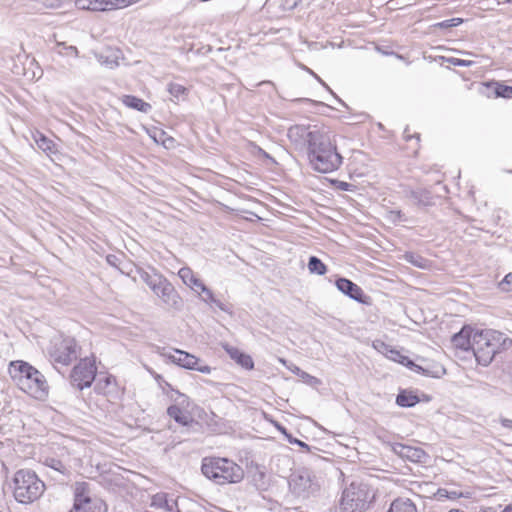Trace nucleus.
I'll use <instances>...</instances> for the list:
<instances>
[{"mask_svg":"<svg viewBox=\"0 0 512 512\" xmlns=\"http://www.w3.org/2000/svg\"><path fill=\"white\" fill-rule=\"evenodd\" d=\"M393 450L402 458H406L412 462H423L427 457L426 452L422 448L412 447L397 443L394 445Z\"/></svg>","mask_w":512,"mask_h":512,"instance_id":"16","label":"nucleus"},{"mask_svg":"<svg viewBox=\"0 0 512 512\" xmlns=\"http://www.w3.org/2000/svg\"><path fill=\"white\" fill-rule=\"evenodd\" d=\"M176 512H181V511H180L179 509H177V511H176Z\"/></svg>","mask_w":512,"mask_h":512,"instance_id":"58","label":"nucleus"},{"mask_svg":"<svg viewBox=\"0 0 512 512\" xmlns=\"http://www.w3.org/2000/svg\"><path fill=\"white\" fill-rule=\"evenodd\" d=\"M290 488L294 494L305 496L317 490V484L313 481L309 471L304 470L294 474L289 482Z\"/></svg>","mask_w":512,"mask_h":512,"instance_id":"12","label":"nucleus"},{"mask_svg":"<svg viewBox=\"0 0 512 512\" xmlns=\"http://www.w3.org/2000/svg\"><path fill=\"white\" fill-rule=\"evenodd\" d=\"M499 287L506 292L512 291V273L505 275L503 280L499 283Z\"/></svg>","mask_w":512,"mask_h":512,"instance_id":"39","label":"nucleus"},{"mask_svg":"<svg viewBox=\"0 0 512 512\" xmlns=\"http://www.w3.org/2000/svg\"><path fill=\"white\" fill-rule=\"evenodd\" d=\"M406 199L418 207H429L435 204L434 196L427 189L408 190L405 193Z\"/></svg>","mask_w":512,"mask_h":512,"instance_id":"15","label":"nucleus"},{"mask_svg":"<svg viewBox=\"0 0 512 512\" xmlns=\"http://www.w3.org/2000/svg\"><path fill=\"white\" fill-rule=\"evenodd\" d=\"M478 512H497L493 507L481 508ZM501 512H512V506L505 507Z\"/></svg>","mask_w":512,"mask_h":512,"instance_id":"47","label":"nucleus"},{"mask_svg":"<svg viewBox=\"0 0 512 512\" xmlns=\"http://www.w3.org/2000/svg\"><path fill=\"white\" fill-rule=\"evenodd\" d=\"M9 374L16 385L35 399L44 400L48 396L49 386L44 375L25 361H12Z\"/></svg>","mask_w":512,"mask_h":512,"instance_id":"2","label":"nucleus"},{"mask_svg":"<svg viewBox=\"0 0 512 512\" xmlns=\"http://www.w3.org/2000/svg\"><path fill=\"white\" fill-rule=\"evenodd\" d=\"M120 0H92V11H105L114 8Z\"/></svg>","mask_w":512,"mask_h":512,"instance_id":"28","label":"nucleus"},{"mask_svg":"<svg viewBox=\"0 0 512 512\" xmlns=\"http://www.w3.org/2000/svg\"><path fill=\"white\" fill-rule=\"evenodd\" d=\"M406 367L413 370L416 373L423 374L430 377H439L440 373H444L443 367H438L435 371H430L428 368H424L420 365L415 364L412 360H407Z\"/></svg>","mask_w":512,"mask_h":512,"instance_id":"24","label":"nucleus"},{"mask_svg":"<svg viewBox=\"0 0 512 512\" xmlns=\"http://www.w3.org/2000/svg\"><path fill=\"white\" fill-rule=\"evenodd\" d=\"M202 293L204 294V296H202L204 302L214 304L222 311H226L223 303L214 297L213 292L208 287Z\"/></svg>","mask_w":512,"mask_h":512,"instance_id":"34","label":"nucleus"},{"mask_svg":"<svg viewBox=\"0 0 512 512\" xmlns=\"http://www.w3.org/2000/svg\"><path fill=\"white\" fill-rule=\"evenodd\" d=\"M120 51L118 49L107 48L104 52L95 53L96 59L102 64L110 68L118 66Z\"/></svg>","mask_w":512,"mask_h":512,"instance_id":"20","label":"nucleus"},{"mask_svg":"<svg viewBox=\"0 0 512 512\" xmlns=\"http://www.w3.org/2000/svg\"><path fill=\"white\" fill-rule=\"evenodd\" d=\"M508 2L512 3V0H508Z\"/></svg>","mask_w":512,"mask_h":512,"instance_id":"57","label":"nucleus"},{"mask_svg":"<svg viewBox=\"0 0 512 512\" xmlns=\"http://www.w3.org/2000/svg\"><path fill=\"white\" fill-rule=\"evenodd\" d=\"M167 414L177 423L182 424L184 426H189L192 424L198 425V423L194 421V419L187 412H184L177 405L169 406L167 409Z\"/></svg>","mask_w":512,"mask_h":512,"instance_id":"19","label":"nucleus"},{"mask_svg":"<svg viewBox=\"0 0 512 512\" xmlns=\"http://www.w3.org/2000/svg\"><path fill=\"white\" fill-rule=\"evenodd\" d=\"M107 510V505L102 499L90 495L87 483H76L74 504L70 512H107Z\"/></svg>","mask_w":512,"mask_h":512,"instance_id":"7","label":"nucleus"},{"mask_svg":"<svg viewBox=\"0 0 512 512\" xmlns=\"http://www.w3.org/2000/svg\"><path fill=\"white\" fill-rule=\"evenodd\" d=\"M137 274L139 278L149 286L150 289L155 288V285L163 276L158 273L150 274L142 268H137Z\"/></svg>","mask_w":512,"mask_h":512,"instance_id":"25","label":"nucleus"},{"mask_svg":"<svg viewBox=\"0 0 512 512\" xmlns=\"http://www.w3.org/2000/svg\"><path fill=\"white\" fill-rule=\"evenodd\" d=\"M374 347H375L378 351H380V352L384 353L385 355H386L387 353H389V350L391 349V347H390V346H388L387 344H385V343H384V342H382V341H376V342L374 343Z\"/></svg>","mask_w":512,"mask_h":512,"instance_id":"44","label":"nucleus"},{"mask_svg":"<svg viewBox=\"0 0 512 512\" xmlns=\"http://www.w3.org/2000/svg\"><path fill=\"white\" fill-rule=\"evenodd\" d=\"M390 219L394 222L396 221H404V214L400 210L390 211Z\"/></svg>","mask_w":512,"mask_h":512,"instance_id":"45","label":"nucleus"},{"mask_svg":"<svg viewBox=\"0 0 512 512\" xmlns=\"http://www.w3.org/2000/svg\"><path fill=\"white\" fill-rule=\"evenodd\" d=\"M50 356L53 362L69 365L78 357V347L72 338H65L54 344Z\"/></svg>","mask_w":512,"mask_h":512,"instance_id":"9","label":"nucleus"},{"mask_svg":"<svg viewBox=\"0 0 512 512\" xmlns=\"http://www.w3.org/2000/svg\"><path fill=\"white\" fill-rule=\"evenodd\" d=\"M106 261L109 265L118 268L122 273H124V271L119 267L120 259L118 256L109 254L106 256Z\"/></svg>","mask_w":512,"mask_h":512,"instance_id":"42","label":"nucleus"},{"mask_svg":"<svg viewBox=\"0 0 512 512\" xmlns=\"http://www.w3.org/2000/svg\"><path fill=\"white\" fill-rule=\"evenodd\" d=\"M56 46L65 49L67 51V54H71L74 57H78V55H79V51L76 46H72V45L68 46V45H66L65 42H56Z\"/></svg>","mask_w":512,"mask_h":512,"instance_id":"40","label":"nucleus"},{"mask_svg":"<svg viewBox=\"0 0 512 512\" xmlns=\"http://www.w3.org/2000/svg\"><path fill=\"white\" fill-rule=\"evenodd\" d=\"M386 356L390 360L403 364L404 366H406L407 360H409L407 356L402 355L398 350L393 348L389 350V353H387Z\"/></svg>","mask_w":512,"mask_h":512,"instance_id":"35","label":"nucleus"},{"mask_svg":"<svg viewBox=\"0 0 512 512\" xmlns=\"http://www.w3.org/2000/svg\"><path fill=\"white\" fill-rule=\"evenodd\" d=\"M45 491L44 482L30 469H20L12 478V492L14 499L20 504H32L37 501Z\"/></svg>","mask_w":512,"mask_h":512,"instance_id":"4","label":"nucleus"},{"mask_svg":"<svg viewBox=\"0 0 512 512\" xmlns=\"http://www.w3.org/2000/svg\"><path fill=\"white\" fill-rule=\"evenodd\" d=\"M179 277L182 279L183 283L187 285L188 287L193 286V283H195L197 277L194 275L193 271L189 267H182L178 271Z\"/></svg>","mask_w":512,"mask_h":512,"instance_id":"32","label":"nucleus"},{"mask_svg":"<svg viewBox=\"0 0 512 512\" xmlns=\"http://www.w3.org/2000/svg\"><path fill=\"white\" fill-rule=\"evenodd\" d=\"M173 505L177 506V503H173L172 505H169L168 502H166V506L169 511H173Z\"/></svg>","mask_w":512,"mask_h":512,"instance_id":"53","label":"nucleus"},{"mask_svg":"<svg viewBox=\"0 0 512 512\" xmlns=\"http://www.w3.org/2000/svg\"><path fill=\"white\" fill-rule=\"evenodd\" d=\"M167 357L173 363L185 369L196 370L203 374H209L211 372L210 366L202 364L199 358L188 352L176 349L174 354H169Z\"/></svg>","mask_w":512,"mask_h":512,"instance_id":"10","label":"nucleus"},{"mask_svg":"<svg viewBox=\"0 0 512 512\" xmlns=\"http://www.w3.org/2000/svg\"><path fill=\"white\" fill-rule=\"evenodd\" d=\"M96 373L97 367L94 360L89 358L81 359L71 371V384L79 390L88 388L94 382Z\"/></svg>","mask_w":512,"mask_h":512,"instance_id":"8","label":"nucleus"},{"mask_svg":"<svg viewBox=\"0 0 512 512\" xmlns=\"http://www.w3.org/2000/svg\"><path fill=\"white\" fill-rule=\"evenodd\" d=\"M265 83H270L269 81L265 82V81H262L261 83H259V85H262V84H265Z\"/></svg>","mask_w":512,"mask_h":512,"instance_id":"56","label":"nucleus"},{"mask_svg":"<svg viewBox=\"0 0 512 512\" xmlns=\"http://www.w3.org/2000/svg\"><path fill=\"white\" fill-rule=\"evenodd\" d=\"M225 351L230 356L231 359H233L238 365H240L242 368L251 370L254 367L253 359L250 355L245 354L244 352L240 351L238 348L225 345L224 346Z\"/></svg>","mask_w":512,"mask_h":512,"instance_id":"18","label":"nucleus"},{"mask_svg":"<svg viewBox=\"0 0 512 512\" xmlns=\"http://www.w3.org/2000/svg\"><path fill=\"white\" fill-rule=\"evenodd\" d=\"M512 344L504 333L492 329L476 330L472 338V352L478 364L489 365L494 356Z\"/></svg>","mask_w":512,"mask_h":512,"instance_id":"3","label":"nucleus"},{"mask_svg":"<svg viewBox=\"0 0 512 512\" xmlns=\"http://www.w3.org/2000/svg\"><path fill=\"white\" fill-rule=\"evenodd\" d=\"M306 70H307L310 74H312V75H313V76H314V77H315V78H316V79H317V80H318V81H319V82H320L324 87H326L330 92H332V91L330 90V88L327 86V84H326V83H325V82H324V81H323V80H322V79H321L317 74H315V73H314L311 69H309V68H306Z\"/></svg>","mask_w":512,"mask_h":512,"instance_id":"50","label":"nucleus"},{"mask_svg":"<svg viewBox=\"0 0 512 512\" xmlns=\"http://www.w3.org/2000/svg\"><path fill=\"white\" fill-rule=\"evenodd\" d=\"M475 331L469 326H464L458 333L452 336L451 342L453 346L464 351L472 350V338Z\"/></svg>","mask_w":512,"mask_h":512,"instance_id":"17","label":"nucleus"},{"mask_svg":"<svg viewBox=\"0 0 512 512\" xmlns=\"http://www.w3.org/2000/svg\"><path fill=\"white\" fill-rule=\"evenodd\" d=\"M112 386V377L111 376H104L103 378H98L94 390L95 392L99 394H107L109 393L110 387Z\"/></svg>","mask_w":512,"mask_h":512,"instance_id":"27","label":"nucleus"},{"mask_svg":"<svg viewBox=\"0 0 512 512\" xmlns=\"http://www.w3.org/2000/svg\"><path fill=\"white\" fill-rule=\"evenodd\" d=\"M298 101H310V100L307 98H304V99H298Z\"/></svg>","mask_w":512,"mask_h":512,"instance_id":"55","label":"nucleus"},{"mask_svg":"<svg viewBox=\"0 0 512 512\" xmlns=\"http://www.w3.org/2000/svg\"><path fill=\"white\" fill-rule=\"evenodd\" d=\"M462 494L457 493L456 491H450L448 492V498L450 499H456L457 497L461 496Z\"/></svg>","mask_w":512,"mask_h":512,"instance_id":"51","label":"nucleus"},{"mask_svg":"<svg viewBox=\"0 0 512 512\" xmlns=\"http://www.w3.org/2000/svg\"><path fill=\"white\" fill-rule=\"evenodd\" d=\"M286 439L288 440V442L290 444H296L299 447L305 449L306 451L310 450V447L305 442H303L297 438H294L291 434H286Z\"/></svg>","mask_w":512,"mask_h":512,"instance_id":"41","label":"nucleus"},{"mask_svg":"<svg viewBox=\"0 0 512 512\" xmlns=\"http://www.w3.org/2000/svg\"><path fill=\"white\" fill-rule=\"evenodd\" d=\"M151 290L170 307L178 309L182 304V300L178 292L164 276L161 277L155 285V288H152Z\"/></svg>","mask_w":512,"mask_h":512,"instance_id":"11","label":"nucleus"},{"mask_svg":"<svg viewBox=\"0 0 512 512\" xmlns=\"http://www.w3.org/2000/svg\"><path fill=\"white\" fill-rule=\"evenodd\" d=\"M168 92L175 98H179L180 96L184 95L187 89L180 84L177 83H170L168 84Z\"/></svg>","mask_w":512,"mask_h":512,"instance_id":"36","label":"nucleus"},{"mask_svg":"<svg viewBox=\"0 0 512 512\" xmlns=\"http://www.w3.org/2000/svg\"><path fill=\"white\" fill-rule=\"evenodd\" d=\"M308 270L311 274L324 275L327 272V266L316 256H311L308 261Z\"/></svg>","mask_w":512,"mask_h":512,"instance_id":"26","label":"nucleus"},{"mask_svg":"<svg viewBox=\"0 0 512 512\" xmlns=\"http://www.w3.org/2000/svg\"><path fill=\"white\" fill-rule=\"evenodd\" d=\"M36 144L42 151L46 153L55 152V144L53 143V141L42 134L39 136V138H36Z\"/></svg>","mask_w":512,"mask_h":512,"instance_id":"33","label":"nucleus"},{"mask_svg":"<svg viewBox=\"0 0 512 512\" xmlns=\"http://www.w3.org/2000/svg\"><path fill=\"white\" fill-rule=\"evenodd\" d=\"M388 512H417L415 504L408 498L395 499Z\"/></svg>","mask_w":512,"mask_h":512,"instance_id":"23","label":"nucleus"},{"mask_svg":"<svg viewBox=\"0 0 512 512\" xmlns=\"http://www.w3.org/2000/svg\"><path fill=\"white\" fill-rule=\"evenodd\" d=\"M420 399L418 395L411 390H400L396 397V404L400 407H413L419 403Z\"/></svg>","mask_w":512,"mask_h":512,"instance_id":"22","label":"nucleus"},{"mask_svg":"<svg viewBox=\"0 0 512 512\" xmlns=\"http://www.w3.org/2000/svg\"><path fill=\"white\" fill-rule=\"evenodd\" d=\"M121 101L125 106L143 113H149L152 109L149 103L133 95H123Z\"/></svg>","mask_w":512,"mask_h":512,"instance_id":"21","label":"nucleus"},{"mask_svg":"<svg viewBox=\"0 0 512 512\" xmlns=\"http://www.w3.org/2000/svg\"><path fill=\"white\" fill-rule=\"evenodd\" d=\"M91 4H92V0H77L76 1V6L82 10H91L92 11Z\"/></svg>","mask_w":512,"mask_h":512,"instance_id":"43","label":"nucleus"},{"mask_svg":"<svg viewBox=\"0 0 512 512\" xmlns=\"http://www.w3.org/2000/svg\"><path fill=\"white\" fill-rule=\"evenodd\" d=\"M374 498L375 494L368 484L353 481L342 492L340 509L343 512H365Z\"/></svg>","mask_w":512,"mask_h":512,"instance_id":"6","label":"nucleus"},{"mask_svg":"<svg viewBox=\"0 0 512 512\" xmlns=\"http://www.w3.org/2000/svg\"><path fill=\"white\" fill-rule=\"evenodd\" d=\"M45 465L55 470L56 472H59L60 474L65 475L69 473L67 466L61 460L54 457L46 458Z\"/></svg>","mask_w":512,"mask_h":512,"instance_id":"29","label":"nucleus"},{"mask_svg":"<svg viewBox=\"0 0 512 512\" xmlns=\"http://www.w3.org/2000/svg\"><path fill=\"white\" fill-rule=\"evenodd\" d=\"M322 129L309 130L304 125H294L288 129L287 136L295 144H307V148L312 143V137L319 134Z\"/></svg>","mask_w":512,"mask_h":512,"instance_id":"14","label":"nucleus"},{"mask_svg":"<svg viewBox=\"0 0 512 512\" xmlns=\"http://www.w3.org/2000/svg\"><path fill=\"white\" fill-rule=\"evenodd\" d=\"M201 471L204 476L218 485L239 483L244 478L242 467L227 458H204Z\"/></svg>","mask_w":512,"mask_h":512,"instance_id":"5","label":"nucleus"},{"mask_svg":"<svg viewBox=\"0 0 512 512\" xmlns=\"http://www.w3.org/2000/svg\"><path fill=\"white\" fill-rule=\"evenodd\" d=\"M307 154L312 169L320 173L333 172L343 162V157L338 152L331 133L324 129L312 137V143L307 149Z\"/></svg>","mask_w":512,"mask_h":512,"instance_id":"1","label":"nucleus"},{"mask_svg":"<svg viewBox=\"0 0 512 512\" xmlns=\"http://www.w3.org/2000/svg\"><path fill=\"white\" fill-rule=\"evenodd\" d=\"M277 428H278V430H279L283 435H285V436H286V434H289V433L287 432L286 428H284L283 426H281V425H277Z\"/></svg>","mask_w":512,"mask_h":512,"instance_id":"52","label":"nucleus"},{"mask_svg":"<svg viewBox=\"0 0 512 512\" xmlns=\"http://www.w3.org/2000/svg\"><path fill=\"white\" fill-rule=\"evenodd\" d=\"M442 59L446 60L448 63H450L454 66L470 67L474 64V62L471 60H463V59H458V58H454V57H450V58L442 57Z\"/></svg>","mask_w":512,"mask_h":512,"instance_id":"37","label":"nucleus"},{"mask_svg":"<svg viewBox=\"0 0 512 512\" xmlns=\"http://www.w3.org/2000/svg\"><path fill=\"white\" fill-rule=\"evenodd\" d=\"M260 152L264 155V157L273 160L264 150L260 149Z\"/></svg>","mask_w":512,"mask_h":512,"instance_id":"54","label":"nucleus"},{"mask_svg":"<svg viewBox=\"0 0 512 512\" xmlns=\"http://www.w3.org/2000/svg\"><path fill=\"white\" fill-rule=\"evenodd\" d=\"M403 137H404V139H405L406 141H408V140H410V139H412V138H416L417 140H419L420 135H419V134L411 135V134L409 133V129H408V128H406V129L404 130V132H403Z\"/></svg>","mask_w":512,"mask_h":512,"instance_id":"48","label":"nucleus"},{"mask_svg":"<svg viewBox=\"0 0 512 512\" xmlns=\"http://www.w3.org/2000/svg\"><path fill=\"white\" fill-rule=\"evenodd\" d=\"M500 422H501L503 427L508 428V429H512V419L501 418Z\"/></svg>","mask_w":512,"mask_h":512,"instance_id":"49","label":"nucleus"},{"mask_svg":"<svg viewBox=\"0 0 512 512\" xmlns=\"http://www.w3.org/2000/svg\"><path fill=\"white\" fill-rule=\"evenodd\" d=\"M496 97L512 99V86L504 85L498 82L492 83Z\"/></svg>","mask_w":512,"mask_h":512,"instance_id":"30","label":"nucleus"},{"mask_svg":"<svg viewBox=\"0 0 512 512\" xmlns=\"http://www.w3.org/2000/svg\"><path fill=\"white\" fill-rule=\"evenodd\" d=\"M335 285L340 292H342L344 295L348 296L352 300L365 305L371 304V298L364 293L360 286H358L351 280L344 277H339L335 281Z\"/></svg>","mask_w":512,"mask_h":512,"instance_id":"13","label":"nucleus"},{"mask_svg":"<svg viewBox=\"0 0 512 512\" xmlns=\"http://www.w3.org/2000/svg\"><path fill=\"white\" fill-rule=\"evenodd\" d=\"M462 22L463 20L461 18H451L436 24V26L440 28H451L460 25Z\"/></svg>","mask_w":512,"mask_h":512,"instance_id":"38","label":"nucleus"},{"mask_svg":"<svg viewBox=\"0 0 512 512\" xmlns=\"http://www.w3.org/2000/svg\"><path fill=\"white\" fill-rule=\"evenodd\" d=\"M405 260L412 264L415 267L425 269L428 266V260L424 257L414 254V253H406Z\"/></svg>","mask_w":512,"mask_h":512,"instance_id":"31","label":"nucleus"},{"mask_svg":"<svg viewBox=\"0 0 512 512\" xmlns=\"http://www.w3.org/2000/svg\"><path fill=\"white\" fill-rule=\"evenodd\" d=\"M190 288L199 293L203 292L207 288V286L200 279L197 278L195 283H193V286H190Z\"/></svg>","mask_w":512,"mask_h":512,"instance_id":"46","label":"nucleus"}]
</instances>
